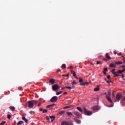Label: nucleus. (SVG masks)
<instances>
[{
	"instance_id": "f257e3e1",
	"label": "nucleus",
	"mask_w": 125,
	"mask_h": 125,
	"mask_svg": "<svg viewBox=\"0 0 125 125\" xmlns=\"http://www.w3.org/2000/svg\"><path fill=\"white\" fill-rule=\"evenodd\" d=\"M38 102H39L37 100L29 101L27 102L28 107L30 108H33V107H34V105L37 104Z\"/></svg>"
},
{
	"instance_id": "f03ea898",
	"label": "nucleus",
	"mask_w": 125,
	"mask_h": 125,
	"mask_svg": "<svg viewBox=\"0 0 125 125\" xmlns=\"http://www.w3.org/2000/svg\"><path fill=\"white\" fill-rule=\"evenodd\" d=\"M122 98H123V95L121 93H118L116 96V98L114 99L115 102H119Z\"/></svg>"
},
{
	"instance_id": "7ed1b4c3",
	"label": "nucleus",
	"mask_w": 125,
	"mask_h": 125,
	"mask_svg": "<svg viewBox=\"0 0 125 125\" xmlns=\"http://www.w3.org/2000/svg\"><path fill=\"white\" fill-rule=\"evenodd\" d=\"M84 112L86 116H91V114H92V112L91 111H87V110L85 108H84Z\"/></svg>"
},
{
	"instance_id": "20e7f679",
	"label": "nucleus",
	"mask_w": 125,
	"mask_h": 125,
	"mask_svg": "<svg viewBox=\"0 0 125 125\" xmlns=\"http://www.w3.org/2000/svg\"><path fill=\"white\" fill-rule=\"evenodd\" d=\"M52 87L54 91H56V90H58V89H59V86L56 84L52 85Z\"/></svg>"
},
{
	"instance_id": "39448f33",
	"label": "nucleus",
	"mask_w": 125,
	"mask_h": 125,
	"mask_svg": "<svg viewBox=\"0 0 125 125\" xmlns=\"http://www.w3.org/2000/svg\"><path fill=\"white\" fill-rule=\"evenodd\" d=\"M116 69L114 68L111 70V73L114 75L115 76H114V78H116V77H119L120 75H118L117 74V72L115 71Z\"/></svg>"
},
{
	"instance_id": "423d86ee",
	"label": "nucleus",
	"mask_w": 125,
	"mask_h": 125,
	"mask_svg": "<svg viewBox=\"0 0 125 125\" xmlns=\"http://www.w3.org/2000/svg\"><path fill=\"white\" fill-rule=\"evenodd\" d=\"M73 114H74V115L76 116V117H77V118H81V117H82V114H81V113H80V112H79L78 111L73 112Z\"/></svg>"
},
{
	"instance_id": "0eeeda50",
	"label": "nucleus",
	"mask_w": 125,
	"mask_h": 125,
	"mask_svg": "<svg viewBox=\"0 0 125 125\" xmlns=\"http://www.w3.org/2000/svg\"><path fill=\"white\" fill-rule=\"evenodd\" d=\"M50 101L53 103H55L56 101H57V96H54L50 99Z\"/></svg>"
},
{
	"instance_id": "6e6552de",
	"label": "nucleus",
	"mask_w": 125,
	"mask_h": 125,
	"mask_svg": "<svg viewBox=\"0 0 125 125\" xmlns=\"http://www.w3.org/2000/svg\"><path fill=\"white\" fill-rule=\"evenodd\" d=\"M79 83H80V85H84V82H83V80L82 78H79Z\"/></svg>"
},
{
	"instance_id": "1a4fd4ad",
	"label": "nucleus",
	"mask_w": 125,
	"mask_h": 125,
	"mask_svg": "<svg viewBox=\"0 0 125 125\" xmlns=\"http://www.w3.org/2000/svg\"><path fill=\"white\" fill-rule=\"evenodd\" d=\"M93 111H97L98 110H100V107L98 105H95L92 107Z\"/></svg>"
},
{
	"instance_id": "9d476101",
	"label": "nucleus",
	"mask_w": 125,
	"mask_h": 125,
	"mask_svg": "<svg viewBox=\"0 0 125 125\" xmlns=\"http://www.w3.org/2000/svg\"><path fill=\"white\" fill-rule=\"evenodd\" d=\"M61 125H72L71 123L66 121H63L62 122Z\"/></svg>"
},
{
	"instance_id": "9b49d317",
	"label": "nucleus",
	"mask_w": 125,
	"mask_h": 125,
	"mask_svg": "<svg viewBox=\"0 0 125 125\" xmlns=\"http://www.w3.org/2000/svg\"><path fill=\"white\" fill-rule=\"evenodd\" d=\"M121 103L122 106H125V96L124 97L122 100L121 101Z\"/></svg>"
},
{
	"instance_id": "f8f14e48",
	"label": "nucleus",
	"mask_w": 125,
	"mask_h": 125,
	"mask_svg": "<svg viewBox=\"0 0 125 125\" xmlns=\"http://www.w3.org/2000/svg\"><path fill=\"white\" fill-rule=\"evenodd\" d=\"M106 98L110 103H113V101H112V99H111V96H106Z\"/></svg>"
},
{
	"instance_id": "ddd939ff",
	"label": "nucleus",
	"mask_w": 125,
	"mask_h": 125,
	"mask_svg": "<svg viewBox=\"0 0 125 125\" xmlns=\"http://www.w3.org/2000/svg\"><path fill=\"white\" fill-rule=\"evenodd\" d=\"M49 82L51 84H54V83H55V80H54V79H51L49 80Z\"/></svg>"
},
{
	"instance_id": "4468645a",
	"label": "nucleus",
	"mask_w": 125,
	"mask_h": 125,
	"mask_svg": "<svg viewBox=\"0 0 125 125\" xmlns=\"http://www.w3.org/2000/svg\"><path fill=\"white\" fill-rule=\"evenodd\" d=\"M105 57L107 60H111V57H110L108 53H106L105 54Z\"/></svg>"
},
{
	"instance_id": "2eb2a0df",
	"label": "nucleus",
	"mask_w": 125,
	"mask_h": 125,
	"mask_svg": "<svg viewBox=\"0 0 125 125\" xmlns=\"http://www.w3.org/2000/svg\"><path fill=\"white\" fill-rule=\"evenodd\" d=\"M116 63H115V64L111 63L110 64L109 67H110L111 68H116Z\"/></svg>"
},
{
	"instance_id": "dca6fc26",
	"label": "nucleus",
	"mask_w": 125,
	"mask_h": 125,
	"mask_svg": "<svg viewBox=\"0 0 125 125\" xmlns=\"http://www.w3.org/2000/svg\"><path fill=\"white\" fill-rule=\"evenodd\" d=\"M50 119H51L52 123H53V121L55 120V116H50Z\"/></svg>"
},
{
	"instance_id": "f3484780",
	"label": "nucleus",
	"mask_w": 125,
	"mask_h": 125,
	"mask_svg": "<svg viewBox=\"0 0 125 125\" xmlns=\"http://www.w3.org/2000/svg\"><path fill=\"white\" fill-rule=\"evenodd\" d=\"M100 89V87L98 85L96 88H94V91H99Z\"/></svg>"
},
{
	"instance_id": "a211bd4d",
	"label": "nucleus",
	"mask_w": 125,
	"mask_h": 125,
	"mask_svg": "<svg viewBox=\"0 0 125 125\" xmlns=\"http://www.w3.org/2000/svg\"><path fill=\"white\" fill-rule=\"evenodd\" d=\"M74 121L76 122V123H77V124H80L81 123V120H78L77 118H75Z\"/></svg>"
},
{
	"instance_id": "6ab92c4d",
	"label": "nucleus",
	"mask_w": 125,
	"mask_h": 125,
	"mask_svg": "<svg viewBox=\"0 0 125 125\" xmlns=\"http://www.w3.org/2000/svg\"><path fill=\"white\" fill-rule=\"evenodd\" d=\"M22 120L23 121H24V122L26 123V124H28V120H27V119H26V117H25V116H24L22 118Z\"/></svg>"
},
{
	"instance_id": "aec40b11",
	"label": "nucleus",
	"mask_w": 125,
	"mask_h": 125,
	"mask_svg": "<svg viewBox=\"0 0 125 125\" xmlns=\"http://www.w3.org/2000/svg\"><path fill=\"white\" fill-rule=\"evenodd\" d=\"M77 110H78V111H80L81 112V113H83V109H82V108H81L80 107H77Z\"/></svg>"
},
{
	"instance_id": "412c9836",
	"label": "nucleus",
	"mask_w": 125,
	"mask_h": 125,
	"mask_svg": "<svg viewBox=\"0 0 125 125\" xmlns=\"http://www.w3.org/2000/svg\"><path fill=\"white\" fill-rule=\"evenodd\" d=\"M24 123L23 121H20L17 123V125H22V124Z\"/></svg>"
},
{
	"instance_id": "4be33fe9",
	"label": "nucleus",
	"mask_w": 125,
	"mask_h": 125,
	"mask_svg": "<svg viewBox=\"0 0 125 125\" xmlns=\"http://www.w3.org/2000/svg\"><path fill=\"white\" fill-rule=\"evenodd\" d=\"M121 64H123V62H115V65H121Z\"/></svg>"
},
{
	"instance_id": "5701e85b",
	"label": "nucleus",
	"mask_w": 125,
	"mask_h": 125,
	"mask_svg": "<svg viewBox=\"0 0 125 125\" xmlns=\"http://www.w3.org/2000/svg\"><path fill=\"white\" fill-rule=\"evenodd\" d=\"M9 109H10L11 111H14V110H15V107L14 106H10Z\"/></svg>"
},
{
	"instance_id": "b1692460",
	"label": "nucleus",
	"mask_w": 125,
	"mask_h": 125,
	"mask_svg": "<svg viewBox=\"0 0 125 125\" xmlns=\"http://www.w3.org/2000/svg\"><path fill=\"white\" fill-rule=\"evenodd\" d=\"M112 95V92L111 91V90H109L108 91V96H111Z\"/></svg>"
},
{
	"instance_id": "393cba45",
	"label": "nucleus",
	"mask_w": 125,
	"mask_h": 125,
	"mask_svg": "<svg viewBox=\"0 0 125 125\" xmlns=\"http://www.w3.org/2000/svg\"><path fill=\"white\" fill-rule=\"evenodd\" d=\"M120 74H123V72L121 70H119L117 72V75H120Z\"/></svg>"
},
{
	"instance_id": "a878e982",
	"label": "nucleus",
	"mask_w": 125,
	"mask_h": 125,
	"mask_svg": "<svg viewBox=\"0 0 125 125\" xmlns=\"http://www.w3.org/2000/svg\"><path fill=\"white\" fill-rule=\"evenodd\" d=\"M64 113H65V111L62 110V111L59 112V114L60 115H61V116H62V115H63V114H64Z\"/></svg>"
},
{
	"instance_id": "bb28decb",
	"label": "nucleus",
	"mask_w": 125,
	"mask_h": 125,
	"mask_svg": "<svg viewBox=\"0 0 125 125\" xmlns=\"http://www.w3.org/2000/svg\"><path fill=\"white\" fill-rule=\"evenodd\" d=\"M67 115H68V116H73V113H72V112H66Z\"/></svg>"
},
{
	"instance_id": "cd10ccee",
	"label": "nucleus",
	"mask_w": 125,
	"mask_h": 125,
	"mask_svg": "<svg viewBox=\"0 0 125 125\" xmlns=\"http://www.w3.org/2000/svg\"><path fill=\"white\" fill-rule=\"evenodd\" d=\"M29 114H30V115H35L36 112L34 111H31L29 112Z\"/></svg>"
},
{
	"instance_id": "c85d7f7f",
	"label": "nucleus",
	"mask_w": 125,
	"mask_h": 125,
	"mask_svg": "<svg viewBox=\"0 0 125 125\" xmlns=\"http://www.w3.org/2000/svg\"><path fill=\"white\" fill-rule=\"evenodd\" d=\"M54 105H55V104H50L47 106V108H50L51 107H53Z\"/></svg>"
},
{
	"instance_id": "c756f323",
	"label": "nucleus",
	"mask_w": 125,
	"mask_h": 125,
	"mask_svg": "<svg viewBox=\"0 0 125 125\" xmlns=\"http://www.w3.org/2000/svg\"><path fill=\"white\" fill-rule=\"evenodd\" d=\"M71 74L73 75V77H76V73L74 71H71Z\"/></svg>"
},
{
	"instance_id": "7c9ffc66",
	"label": "nucleus",
	"mask_w": 125,
	"mask_h": 125,
	"mask_svg": "<svg viewBox=\"0 0 125 125\" xmlns=\"http://www.w3.org/2000/svg\"><path fill=\"white\" fill-rule=\"evenodd\" d=\"M62 69H65V68H66V64H63L62 65Z\"/></svg>"
},
{
	"instance_id": "2f4dec72",
	"label": "nucleus",
	"mask_w": 125,
	"mask_h": 125,
	"mask_svg": "<svg viewBox=\"0 0 125 125\" xmlns=\"http://www.w3.org/2000/svg\"><path fill=\"white\" fill-rule=\"evenodd\" d=\"M7 119H8V120H10V119H11V115H10V114H8L7 115Z\"/></svg>"
},
{
	"instance_id": "473e14b6",
	"label": "nucleus",
	"mask_w": 125,
	"mask_h": 125,
	"mask_svg": "<svg viewBox=\"0 0 125 125\" xmlns=\"http://www.w3.org/2000/svg\"><path fill=\"white\" fill-rule=\"evenodd\" d=\"M62 91H61L60 92H58L56 94L57 95H59L60 94H61V93H62Z\"/></svg>"
},
{
	"instance_id": "72a5a7b5",
	"label": "nucleus",
	"mask_w": 125,
	"mask_h": 125,
	"mask_svg": "<svg viewBox=\"0 0 125 125\" xmlns=\"http://www.w3.org/2000/svg\"><path fill=\"white\" fill-rule=\"evenodd\" d=\"M72 85H74V84H77V83H76V81H75V80H74V81L72 82Z\"/></svg>"
},
{
	"instance_id": "f704fd0d",
	"label": "nucleus",
	"mask_w": 125,
	"mask_h": 125,
	"mask_svg": "<svg viewBox=\"0 0 125 125\" xmlns=\"http://www.w3.org/2000/svg\"><path fill=\"white\" fill-rule=\"evenodd\" d=\"M42 113H43V114H44V113H47V110H46V109H43V111H42Z\"/></svg>"
},
{
	"instance_id": "c9c22d12",
	"label": "nucleus",
	"mask_w": 125,
	"mask_h": 125,
	"mask_svg": "<svg viewBox=\"0 0 125 125\" xmlns=\"http://www.w3.org/2000/svg\"><path fill=\"white\" fill-rule=\"evenodd\" d=\"M65 88H68V89H72V87L71 86H65Z\"/></svg>"
},
{
	"instance_id": "e433bc0d",
	"label": "nucleus",
	"mask_w": 125,
	"mask_h": 125,
	"mask_svg": "<svg viewBox=\"0 0 125 125\" xmlns=\"http://www.w3.org/2000/svg\"><path fill=\"white\" fill-rule=\"evenodd\" d=\"M6 123V122H5V121H3L2 123H1L0 124V125H4V124H5Z\"/></svg>"
},
{
	"instance_id": "4c0bfd02",
	"label": "nucleus",
	"mask_w": 125,
	"mask_h": 125,
	"mask_svg": "<svg viewBox=\"0 0 125 125\" xmlns=\"http://www.w3.org/2000/svg\"><path fill=\"white\" fill-rule=\"evenodd\" d=\"M70 108H71V106H65L64 107H63V109H69Z\"/></svg>"
},
{
	"instance_id": "58836bf2",
	"label": "nucleus",
	"mask_w": 125,
	"mask_h": 125,
	"mask_svg": "<svg viewBox=\"0 0 125 125\" xmlns=\"http://www.w3.org/2000/svg\"><path fill=\"white\" fill-rule=\"evenodd\" d=\"M98 64H102V62H101V61H97V65H98Z\"/></svg>"
},
{
	"instance_id": "ea45409f",
	"label": "nucleus",
	"mask_w": 125,
	"mask_h": 125,
	"mask_svg": "<svg viewBox=\"0 0 125 125\" xmlns=\"http://www.w3.org/2000/svg\"><path fill=\"white\" fill-rule=\"evenodd\" d=\"M46 119L47 120V121H49V117L48 116H46Z\"/></svg>"
},
{
	"instance_id": "a19ab883",
	"label": "nucleus",
	"mask_w": 125,
	"mask_h": 125,
	"mask_svg": "<svg viewBox=\"0 0 125 125\" xmlns=\"http://www.w3.org/2000/svg\"><path fill=\"white\" fill-rule=\"evenodd\" d=\"M84 85H85V84H89V82H84Z\"/></svg>"
},
{
	"instance_id": "79ce46f5",
	"label": "nucleus",
	"mask_w": 125,
	"mask_h": 125,
	"mask_svg": "<svg viewBox=\"0 0 125 125\" xmlns=\"http://www.w3.org/2000/svg\"><path fill=\"white\" fill-rule=\"evenodd\" d=\"M107 71H108V68L107 67L105 68L104 69V72H107Z\"/></svg>"
},
{
	"instance_id": "37998d69",
	"label": "nucleus",
	"mask_w": 125,
	"mask_h": 125,
	"mask_svg": "<svg viewBox=\"0 0 125 125\" xmlns=\"http://www.w3.org/2000/svg\"><path fill=\"white\" fill-rule=\"evenodd\" d=\"M112 98H113V99H114V98H115V94L114 93L112 94Z\"/></svg>"
},
{
	"instance_id": "c03bdc74",
	"label": "nucleus",
	"mask_w": 125,
	"mask_h": 125,
	"mask_svg": "<svg viewBox=\"0 0 125 125\" xmlns=\"http://www.w3.org/2000/svg\"><path fill=\"white\" fill-rule=\"evenodd\" d=\"M107 79H108V80H110V79H111V76L108 75V76H107Z\"/></svg>"
},
{
	"instance_id": "a18cd8bd",
	"label": "nucleus",
	"mask_w": 125,
	"mask_h": 125,
	"mask_svg": "<svg viewBox=\"0 0 125 125\" xmlns=\"http://www.w3.org/2000/svg\"><path fill=\"white\" fill-rule=\"evenodd\" d=\"M103 60H104V61H105V62H107V61H108V59H105V58H104V59H103Z\"/></svg>"
},
{
	"instance_id": "49530a36",
	"label": "nucleus",
	"mask_w": 125,
	"mask_h": 125,
	"mask_svg": "<svg viewBox=\"0 0 125 125\" xmlns=\"http://www.w3.org/2000/svg\"><path fill=\"white\" fill-rule=\"evenodd\" d=\"M106 82L107 83H112V82L110 81H106Z\"/></svg>"
},
{
	"instance_id": "de8ad7c7",
	"label": "nucleus",
	"mask_w": 125,
	"mask_h": 125,
	"mask_svg": "<svg viewBox=\"0 0 125 125\" xmlns=\"http://www.w3.org/2000/svg\"><path fill=\"white\" fill-rule=\"evenodd\" d=\"M121 71H122V73H124L125 71V68H123V69L121 70Z\"/></svg>"
},
{
	"instance_id": "09e8293b",
	"label": "nucleus",
	"mask_w": 125,
	"mask_h": 125,
	"mask_svg": "<svg viewBox=\"0 0 125 125\" xmlns=\"http://www.w3.org/2000/svg\"><path fill=\"white\" fill-rule=\"evenodd\" d=\"M41 105H42V103H39L38 104V106L39 107H40V106H41Z\"/></svg>"
},
{
	"instance_id": "8fccbe9b",
	"label": "nucleus",
	"mask_w": 125,
	"mask_h": 125,
	"mask_svg": "<svg viewBox=\"0 0 125 125\" xmlns=\"http://www.w3.org/2000/svg\"><path fill=\"white\" fill-rule=\"evenodd\" d=\"M106 71H103V73L104 74V75H106L107 74V73H106Z\"/></svg>"
},
{
	"instance_id": "3c124183",
	"label": "nucleus",
	"mask_w": 125,
	"mask_h": 125,
	"mask_svg": "<svg viewBox=\"0 0 125 125\" xmlns=\"http://www.w3.org/2000/svg\"><path fill=\"white\" fill-rule=\"evenodd\" d=\"M61 70L60 69H58V70L57 71V73H59V72H61Z\"/></svg>"
},
{
	"instance_id": "603ef678",
	"label": "nucleus",
	"mask_w": 125,
	"mask_h": 125,
	"mask_svg": "<svg viewBox=\"0 0 125 125\" xmlns=\"http://www.w3.org/2000/svg\"><path fill=\"white\" fill-rule=\"evenodd\" d=\"M104 94H105V97L106 98L107 97V96H108V95H107V93H104Z\"/></svg>"
},
{
	"instance_id": "864d4df0",
	"label": "nucleus",
	"mask_w": 125,
	"mask_h": 125,
	"mask_svg": "<svg viewBox=\"0 0 125 125\" xmlns=\"http://www.w3.org/2000/svg\"><path fill=\"white\" fill-rule=\"evenodd\" d=\"M117 54H118V55H119V56H121V55H122V53H120L119 54L118 53Z\"/></svg>"
},
{
	"instance_id": "5fc2aeb1",
	"label": "nucleus",
	"mask_w": 125,
	"mask_h": 125,
	"mask_svg": "<svg viewBox=\"0 0 125 125\" xmlns=\"http://www.w3.org/2000/svg\"><path fill=\"white\" fill-rule=\"evenodd\" d=\"M113 53H114V54H115V55L117 54V52L116 51H114Z\"/></svg>"
},
{
	"instance_id": "6e6d98bb",
	"label": "nucleus",
	"mask_w": 125,
	"mask_h": 125,
	"mask_svg": "<svg viewBox=\"0 0 125 125\" xmlns=\"http://www.w3.org/2000/svg\"><path fill=\"white\" fill-rule=\"evenodd\" d=\"M63 76H65V77H69V74H67L66 75H63Z\"/></svg>"
},
{
	"instance_id": "4d7b16f0",
	"label": "nucleus",
	"mask_w": 125,
	"mask_h": 125,
	"mask_svg": "<svg viewBox=\"0 0 125 125\" xmlns=\"http://www.w3.org/2000/svg\"><path fill=\"white\" fill-rule=\"evenodd\" d=\"M65 87H62V90H64V89H65Z\"/></svg>"
},
{
	"instance_id": "13d9d810",
	"label": "nucleus",
	"mask_w": 125,
	"mask_h": 125,
	"mask_svg": "<svg viewBox=\"0 0 125 125\" xmlns=\"http://www.w3.org/2000/svg\"><path fill=\"white\" fill-rule=\"evenodd\" d=\"M122 77L124 79V78H125V75H124V74H122Z\"/></svg>"
},
{
	"instance_id": "bf43d9fd",
	"label": "nucleus",
	"mask_w": 125,
	"mask_h": 125,
	"mask_svg": "<svg viewBox=\"0 0 125 125\" xmlns=\"http://www.w3.org/2000/svg\"><path fill=\"white\" fill-rule=\"evenodd\" d=\"M40 111H43V108H40Z\"/></svg>"
},
{
	"instance_id": "052dcab7",
	"label": "nucleus",
	"mask_w": 125,
	"mask_h": 125,
	"mask_svg": "<svg viewBox=\"0 0 125 125\" xmlns=\"http://www.w3.org/2000/svg\"><path fill=\"white\" fill-rule=\"evenodd\" d=\"M65 94H67V92H65L63 94V95H65Z\"/></svg>"
},
{
	"instance_id": "680f3d73",
	"label": "nucleus",
	"mask_w": 125,
	"mask_h": 125,
	"mask_svg": "<svg viewBox=\"0 0 125 125\" xmlns=\"http://www.w3.org/2000/svg\"><path fill=\"white\" fill-rule=\"evenodd\" d=\"M121 67H122V68H125V65H122Z\"/></svg>"
},
{
	"instance_id": "e2e57ef3",
	"label": "nucleus",
	"mask_w": 125,
	"mask_h": 125,
	"mask_svg": "<svg viewBox=\"0 0 125 125\" xmlns=\"http://www.w3.org/2000/svg\"><path fill=\"white\" fill-rule=\"evenodd\" d=\"M76 77V78L77 79V80H79V78H78V77L77 76H75Z\"/></svg>"
},
{
	"instance_id": "0e129e2a",
	"label": "nucleus",
	"mask_w": 125,
	"mask_h": 125,
	"mask_svg": "<svg viewBox=\"0 0 125 125\" xmlns=\"http://www.w3.org/2000/svg\"><path fill=\"white\" fill-rule=\"evenodd\" d=\"M123 61H124V62H125V58H124Z\"/></svg>"
},
{
	"instance_id": "69168bd1",
	"label": "nucleus",
	"mask_w": 125,
	"mask_h": 125,
	"mask_svg": "<svg viewBox=\"0 0 125 125\" xmlns=\"http://www.w3.org/2000/svg\"><path fill=\"white\" fill-rule=\"evenodd\" d=\"M104 80H105V81H106V82H107V78H105Z\"/></svg>"
},
{
	"instance_id": "338daca9",
	"label": "nucleus",
	"mask_w": 125,
	"mask_h": 125,
	"mask_svg": "<svg viewBox=\"0 0 125 125\" xmlns=\"http://www.w3.org/2000/svg\"><path fill=\"white\" fill-rule=\"evenodd\" d=\"M122 58H123V59H124V58H125V57H124V56H122Z\"/></svg>"
},
{
	"instance_id": "774afa93",
	"label": "nucleus",
	"mask_w": 125,
	"mask_h": 125,
	"mask_svg": "<svg viewBox=\"0 0 125 125\" xmlns=\"http://www.w3.org/2000/svg\"><path fill=\"white\" fill-rule=\"evenodd\" d=\"M24 116H26V114H24Z\"/></svg>"
}]
</instances>
